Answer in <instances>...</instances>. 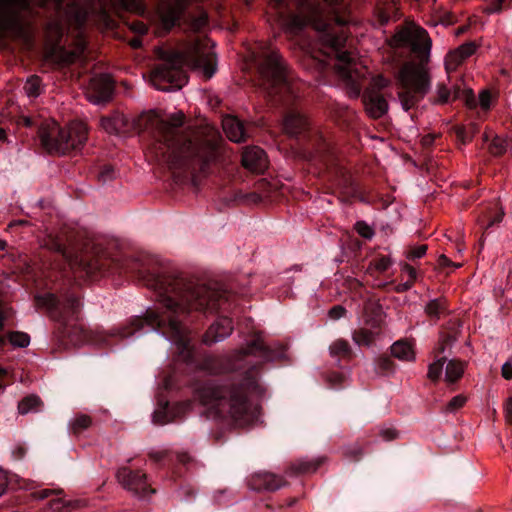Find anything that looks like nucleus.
I'll return each mask as SVG.
<instances>
[{
  "mask_svg": "<svg viewBox=\"0 0 512 512\" xmlns=\"http://www.w3.org/2000/svg\"><path fill=\"white\" fill-rule=\"evenodd\" d=\"M146 286L158 292L161 313L148 310L144 317H136L130 323L131 330L122 335L128 337L149 326L169 336L181 352L188 350L189 339L181 319L191 311L214 310L223 298L222 293L204 284H195L171 275H151Z\"/></svg>",
  "mask_w": 512,
  "mask_h": 512,
  "instance_id": "f257e3e1",
  "label": "nucleus"
},
{
  "mask_svg": "<svg viewBox=\"0 0 512 512\" xmlns=\"http://www.w3.org/2000/svg\"><path fill=\"white\" fill-rule=\"evenodd\" d=\"M446 360L447 357L442 356L437 358L433 363L429 365L427 373V377L429 380H431L432 382H437L440 379L442 375L443 366Z\"/></svg>",
  "mask_w": 512,
  "mask_h": 512,
  "instance_id": "ea45409f",
  "label": "nucleus"
},
{
  "mask_svg": "<svg viewBox=\"0 0 512 512\" xmlns=\"http://www.w3.org/2000/svg\"><path fill=\"white\" fill-rule=\"evenodd\" d=\"M241 162L246 169L255 173L263 172L268 166L265 151L257 146L246 148Z\"/></svg>",
  "mask_w": 512,
  "mask_h": 512,
  "instance_id": "aec40b11",
  "label": "nucleus"
},
{
  "mask_svg": "<svg viewBox=\"0 0 512 512\" xmlns=\"http://www.w3.org/2000/svg\"><path fill=\"white\" fill-rule=\"evenodd\" d=\"M191 62L195 69H201L206 79H210L216 70V54L208 42L197 43L191 54Z\"/></svg>",
  "mask_w": 512,
  "mask_h": 512,
  "instance_id": "ddd939ff",
  "label": "nucleus"
},
{
  "mask_svg": "<svg viewBox=\"0 0 512 512\" xmlns=\"http://www.w3.org/2000/svg\"><path fill=\"white\" fill-rule=\"evenodd\" d=\"M53 129L52 135L60 136V143L51 147L54 151L70 153L81 149L88 139L87 125L81 121H73L64 127Z\"/></svg>",
  "mask_w": 512,
  "mask_h": 512,
  "instance_id": "1a4fd4ad",
  "label": "nucleus"
},
{
  "mask_svg": "<svg viewBox=\"0 0 512 512\" xmlns=\"http://www.w3.org/2000/svg\"><path fill=\"white\" fill-rule=\"evenodd\" d=\"M79 501H63L62 499H55L51 501L50 506L53 511L65 512L78 507Z\"/></svg>",
  "mask_w": 512,
  "mask_h": 512,
  "instance_id": "c03bdc74",
  "label": "nucleus"
},
{
  "mask_svg": "<svg viewBox=\"0 0 512 512\" xmlns=\"http://www.w3.org/2000/svg\"><path fill=\"white\" fill-rule=\"evenodd\" d=\"M380 436L387 441H391L399 437V431L393 427L384 428L380 431Z\"/></svg>",
  "mask_w": 512,
  "mask_h": 512,
  "instance_id": "680f3d73",
  "label": "nucleus"
},
{
  "mask_svg": "<svg viewBox=\"0 0 512 512\" xmlns=\"http://www.w3.org/2000/svg\"><path fill=\"white\" fill-rule=\"evenodd\" d=\"M259 371L249 368L238 382L229 384L205 383L195 390V397L209 413L220 418H230L239 424H248L255 418L250 397L262 396L264 389L258 383Z\"/></svg>",
  "mask_w": 512,
  "mask_h": 512,
  "instance_id": "7ed1b4c3",
  "label": "nucleus"
},
{
  "mask_svg": "<svg viewBox=\"0 0 512 512\" xmlns=\"http://www.w3.org/2000/svg\"><path fill=\"white\" fill-rule=\"evenodd\" d=\"M184 121V113L176 112L166 119H157L154 131L173 174L195 180L220 160V136L212 127L184 131Z\"/></svg>",
  "mask_w": 512,
  "mask_h": 512,
  "instance_id": "f03ea898",
  "label": "nucleus"
},
{
  "mask_svg": "<svg viewBox=\"0 0 512 512\" xmlns=\"http://www.w3.org/2000/svg\"><path fill=\"white\" fill-rule=\"evenodd\" d=\"M225 359L219 357H206L202 363V368L212 374H221L235 370L234 367L224 366Z\"/></svg>",
  "mask_w": 512,
  "mask_h": 512,
  "instance_id": "c9c22d12",
  "label": "nucleus"
},
{
  "mask_svg": "<svg viewBox=\"0 0 512 512\" xmlns=\"http://www.w3.org/2000/svg\"><path fill=\"white\" fill-rule=\"evenodd\" d=\"M460 88L457 85L448 86L446 82H440L436 86L435 96L431 99L433 104H447L459 97Z\"/></svg>",
  "mask_w": 512,
  "mask_h": 512,
  "instance_id": "c85d7f7f",
  "label": "nucleus"
},
{
  "mask_svg": "<svg viewBox=\"0 0 512 512\" xmlns=\"http://www.w3.org/2000/svg\"><path fill=\"white\" fill-rule=\"evenodd\" d=\"M455 341L456 338L450 334H447L444 337H442L438 342L437 348L435 349V356L439 358L440 355L446 351V349L452 347Z\"/></svg>",
  "mask_w": 512,
  "mask_h": 512,
  "instance_id": "49530a36",
  "label": "nucleus"
},
{
  "mask_svg": "<svg viewBox=\"0 0 512 512\" xmlns=\"http://www.w3.org/2000/svg\"><path fill=\"white\" fill-rule=\"evenodd\" d=\"M312 26L315 30L322 33L321 42L323 45L335 51H340L345 46L347 40L346 33L343 30L333 32L331 21L323 20L315 15L312 18Z\"/></svg>",
  "mask_w": 512,
  "mask_h": 512,
  "instance_id": "4468645a",
  "label": "nucleus"
},
{
  "mask_svg": "<svg viewBox=\"0 0 512 512\" xmlns=\"http://www.w3.org/2000/svg\"><path fill=\"white\" fill-rule=\"evenodd\" d=\"M233 331V322L228 317H220L206 331L203 342L211 345L228 337Z\"/></svg>",
  "mask_w": 512,
  "mask_h": 512,
  "instance_id": "412c9836",
  "label": "nucleus"
},
{
  "mask_svg": "<svg viewBox=\"0 0 512 512\" xmlns=\"http://www.w3.org/2000/svg\"><path fill=\"white\" fill-rule=\"evenodd\" d=\"M248 485L255 491L275 492L287 486L288 482L278 474L269 471H259L251 475L248 479Z\"/></svg>",
  "mask_w": 512,
  "mask_h": 512,
  "instance_id": "2eb2a0df",
  "label": "nucleus"
},
{
  "mask_svg": "<svg viewBox=\"0 0 512 512\" xmlns=\"http://www.w3.org/2000/svg\"><path fill=\"white\" fill-rule=\"evenodd\" d=\"M35 301L38 307L46 308L51 319L63 326V331L61 332L63 337L67 336L69 338L70 335L66 328L80 311V297L73 293H68L61 300L56 295L47 293L36 296Z\"/></svg>",
  "mask_w": 512,
  "mask_h": 512,
  "instance_id": "0eeeda50",
  "label": "nucleus"
},
{
  "mask_svg": "<svg viewBox=\"0 0 512 512\" xmlns=\"http://www.w3.org/2000/svg\"><path fill=\"white\" fill-rule=\"evenodd\" d=\"M105 260L100 256L82 255L70 260V267L75 272H85L88 276H93L101 272L104 268Z\"/></svg>",
  "mask_w": 512,
  "mask_h": 512,
  "instance_id": "4be33fe9",
  "label": "nucleus"
},
{
  "mask_svg": "<svg viewBox=\"0 0 512 512\" xmlns=\"http://www.w3.org/2000/svg\"><path fill=\"white\" fill-rule=\"evenodd\" d=\"M464 59L458 55L455 50L450 52L445 59V65L447 70H456L459 65L462 64Z\"/></svg>",
  "mask_w": 512,
  "mask_h": 512,
  "instance_id": "603ef678",
  "label": "nucleus"
},
{
  "mask_svg": "<svg viewBox=\"0 0 512 512\" xmlns=\"http://www.w3.org/2000/svg\"><path fill=\"white\" fill-rule=\"evenodd\" d=\"M93 424V419L87 414H77L69 423L70 431L74 435L82 433L84 430L90 428Z\"/></svg>",
  "mask_w": 512,
  "mask_h": 512,
  "instance_id": "e433bc0d",
  "label": "nucleus"
},
{
  "mask_svg": "<svg viewBox=\"0 0 512 512\" xmlns=\"http://www.w3.org/2000/svg\"><path fill=\"white\" fill-rule=\"evenodd\" d=\"M208 24V15L206 12H201L197 17L191 21V29L193 31H200Z\"/></svg>",
  "mask_w": 512,
  "mask_h": 512,
  "instance_id": "5fc2aeb1",
  "label": "nucleus"
},
{
  "mask_svg": "<svg viewBox=\"0 0 512 512\" xmlns=\"http://www.w3.org/2000/svg\"><path fill=\"white\" fill-rule=\"evenodd\" d=\"M476 49L477 45L474 42H466L455 49V52L465 60L473 55Z\"/></svg>",
  "mask_w": 512,
  "mask_h": 512,
  "instance_id": "3c124183",
  "label": "nucleus"
},
{
  "mask_svg": "<svg viewBox=\"0 0 512 512\" xmlns=\"http://www.w3.org/2000/svg\"><path fill=\"white\" fill-rule=\"evenodd\" d=\"M467 402V397L459 394L454 396L445 406V411L449 413H454L461 409Z\"/></svg>",
  "mask_w": 512,
  "mask_h": 512,
  "instance_id": "a18cd8bd",
  "label": "nucleus"
},
{
  "mask_svg": "<svg viewBox=\"0 0 512 512\" xmlns=\"http://www.w3.org/2000/svg\"><path fill=\"white\" fill-rule=\"evenodd\" d=\"M491 102V94L489 91L484 90L479 94V103L483 109H488L490 107Z\"/></svg>",
  "mask_w": 512,
  "mask_h": 512,
  "instance_id": "0e129e2a",
  "label": "nucleus"
},
{
  "mask_svg": "<svg viewBox=\"0 0 512 512\" xmlns=\"http://www.w3.org/2000/svg\"><path fill=\"white\" fill-rule=\"evenodd\" d=\"M457 139L462 143L466 144L471 141L472 137L468 136L464 127L457 126L455 128Z\"/></svg>",
  "mask_w": 512,
  "mask_h": 512,
  "instance_id": "e2e57ef3",
  "label": "nucleus"
},
{
  "mask_svg": "<svg viewBox=\"0 0 512 512\" xmlns=\"http://www.w3.org/2000/svg\"><path fill=\"white\" fill-rule=\"evenodd\" d=\"M53 128H60V125L54 121L41 124L38 129V137L40 139L41 146L50 155H65L66 153L51 149L52 146L60 143V136L52 135V131L54 130Z\"/></svg>",
  "mask_w": 512,
  "mask_h": 512,
  "instance_id": "393cba45",
  "label": "nucleus"
},
{
  "mask_svg": "<svg viewBox=\"0 0 512 512\" xmlns=\"http://www.w3.org/2000/svg\"><path fill=\"white\" fill-rule=\"evenodd\" d=\"M309 127L308 117L296 109L288 110L283 118V129L289 136L301 135L308 131Z\"/></svg>",
  "mask_w": 512,
  "mask_h": 512,
  "instance_id": "6ab92c4d",
  "label": "nucleus"
},
{
  "mask_svg": "<svg viewBox=\"0 0 512 512\" xmlns=\"http://www.w3.org/2000/svg\"><path fill=\"white\" fill-rule=\"evenodd\" d=\"M437 266L439 269H445L447 267L459 268L461 264H457L451 261L445 254H441L437 259Z\"/></svg>",
  "mask_w": 512,
  "mask_h": 512,
  "instance_id": "052dcab7",
  "label": "nucleus"
},
{
  "mask_svg": "<svg viewBox=\"0 0 512 512\" xmlns=\"http://www.w3.org/2000/svg\"><path fill=\"white\" fill-rule=\"evenodd\" d=\"M427 249H428V247L425 244L418 245L416 247L411 248L407 252L406 257L409 260H414V259H417V258H421V257H423L426 254Z\"/></svg>",
  "mask_w": 512,
  "mask_h": 512,
  "instance_id": "13d9d810",
  "label": "nucleus"
},
{
  "mask_svg": "<svg viewBox=\"0 0 512 512\" xmlns=\"http://www.w3.org/2000/svg\"><path fill=\"white\" fill-rule=\"evenodd\" d=\"M323 458H319L312 461L298 460L290 463L286 469L285 474L293 477L300 474H307L315 472L322 464Z\"/></svg>",
  "mask_w": 512,
  "mask_h": 512,
  "instance_id": "c756f323",
  "label": "nucleus"
},
{
  "mask_svg": "<svg viewBox=\"0 0 512 512\" xmlns=\"http://www.w3.org/2000/svg\"><path fill=\"white\" fill-rule=\"evenodd\" d=\"M222 127L229 140L236 143H240L246 140V132L243 123L236 117L226 116L222 120Z\"/></svg>",
  "mask_w": 512,
  "mask_h": 512,
  "instance_id": "bb28decb",
  "label": "nucleus"
},
{
  "mask_svg": "<svg viewBox=\"0 0 512 512\" xmlns=\"http://www.w3.org/2000/svg\"><path fill=\"white\" fill-rule=\"evenodd\" d=\"M326 382L331 387H337L343 384L345 377L340 372H329L325 376Z\"/></svg>",
  "mask_w": 512,
  "mask_h": 512,
  "instance_id": "4d7b16f0",
  "label": "nucleus"
},
{
  "mask_svg": "<svg viewBox=\"0 0 512 512\" xmlns=\"http://www.w3.org/2000/svg\"><path fill=\"white\" fill-rule=\"evenodd\" d=\"M186 4L181 0L164 3L159 8L161 22L166 30H170L180 19Z\"/></svg>",
  "mask_w": 512,
  "mask_h": 512,
  "instance_id": "b1692460",
  "label": "nucleus"
},
{
  "mask_svg": "<svg viewBox=\"0 0 512 512\" xmlns=\"http://www.w3.org/2000/svg\"><path fill=\"white\" fill-rule=\"evenodd\" d=\"M100 125L109 134H119L127 130L128 119L124 114L116 112L102 117Z\"/></svg>",
  "mask_w": 512,
  "mask_h": 512,
  "instance_id": "cd10ccee",
  "label": "nucleus"
},
{
  "mask_svg": "<svg viewBox=\"0 0 512 512\" xmlns=\"http://www.w3.org/2000/svg\"><path fill=\"white\" fill-rule=\"evenodd\" d=\"M5 7H17L19 8L20 10H26L28 9L29 7V0H0V8H5ZM0 14L2 17L4 18H8V17H15L19 23L24 27L25 29V36L24 37H19V38H15L13 36V33L11 32V30H7L5 31V34L4 35H1L0 38H6V37H9L10 39L12 40H23L25 42H27L29 40V32H28V28L26 25H24L20 19L18 18L17 14L15 13H3L1 10H0Z\"/></svg>",
  "mask_w": 512,
  "mask_h": 512,
  "instance_id": "a878e982",
  "label": "nucleus"
},
{
  "mask_svg": "<svg viewBox=\"0 0 512 512\" xmlns=\"http://www.w3.org/2000/svg\"><path fill=\"white\" fill-rule=\"evenodd\" d=\"M501 375L505 380L512 379V362L508 361L501 367Z\"/></svg>",
  "mask_w": 512,
  "mask_h": 512,
  "instance_id": "338daca9",
  "label": "nucleus"
},
{
  "mask_svg": "<svg viewBox=\"0 0 512 512\" xmlns=\"http://www.w3.org/2000/svg\"><path fill=\"white\" fill-rule=\"evenodd\" d=\"M365 111L372 119H379L388 111V102L384 96L374 88H367L362 96Z\"/></svg>",
  "mask_w": 512,
  "mask_h": 512,
  "instance_id": "f3484780",
  "label": "nucleus"
},
{
  "mask_svg": "<svg viewBox=\"0 0 512 512\" xmlns=\"http://www.w3.org/2000/svg\"><path fill=\"white\" fill-rule=\"evenodd\" d=\"M43 405L42 400L35 394L25 396L19 401L17 409L20 415H26L30 412H37Z\"/></svg>",
  "mask_w": 512,
  "mask_h": 512,
  "instance_id": "f704fd0d",
  "label": "nucleus"
},
{
  "mask_svg": "<svg viewBox=\"0 0 512 512\" xmlns=\"http://www.w3.org/2000/svg\"><path fill=\"white\" fill-rule=\"evenodd\" d=\"M113 89L110 76L102 74L91 79L87 95L93 103L107 102L111 98Z\"/></svg>",
  "mask_w": 512,
  "mask_h": 512,
  "instance_id": "dca6fc26",
  "label": "nucleus"
},
{
  "mask_svg": "<svg viewBox=\"0 0 512 512\" xmlns=\"http://www.w3.org/2000/svg\"><path fill=\"white\" fill-rule=\"evenodd\" d=\"M248 355L258 356L266 361H270L274 357L273 351L265 344L263 338L259 334H256L254 339L250 341L245 348L236 350L231 355V359L240 360Z\"/></svg>",
  "mask_w": 512,
  "mask_h": 512,
  "instance_id": "a211bd4d",
  "label": "nucleus"
},
{
  "mask_svg": "<svg viewBox=\"0 0 512 512\" xmlns=\"http://www.w3.org/2000/svg\"><path fill=\"white\" fill-rule=\"evenodd\" d=\"M286 71V63L277 51L268 53L259 66L261 87L268 97L283 104L290 103L294 98Z\"/></svg>",
  "mask_w": 512,
  "mask_h": 512,
  "instance_id": "39448f33",
  "label": "nucleus"
},
{
  "mask_svg": "<svg viewBox=\"0 0 512 512\" xmlns=\"http://www.w3.org/2000/svg\"><path fill=\"white\" fill-rule=\"evenodd\" d=\"M506 148V140L496 136L489 145V152L494 156H501L506 152Z\"/></svg>",
  "mask_w": 512,
  "mask_h": 512,
  "instance_id": "37998d69",
  "label": "nucleus"
},
{
  "mask_svg": "<svg viewBox=\"0 0 512 512\" xmlns=\"http://www.w3.org/2000/svg\"><path fill=\"white\" fill-rule=\"evenodd\" d=\"M111 3L116 14H120L121 11H128L136 14L144 12V7L140 0H111Z\"/></svg>",
  "mask_w": 512,
  "mask_h": 512,
  "instance_id": "72a5a7b5",
  "label": "nucleus"
},
{
  "mask_svg": "<svg viewBox=\"0 0 512 512\" xmlns=\"http://www.w3.org/2000/svg\"><path fill=\"white\" fill-rule=\"evenodd\" d=\"M391 354L402 361H413L415 359L413 346L406 340L396 341L391 346Z\"/></svg>",
  "mask_w": 512,
  "mask_h": 512,
  "instance_id": "2f4dec72",
  "label": "nucleus"
},
{
  "mask_svg": "<svg viewBox=\"0 0 512 512\" xmlns=\"http://www.w3.org/2000/svg\"><path fill=\"white\" fill-rule=\"evenodd\" d=\"M7 338L13 347L24 348L27 347L30 343L29 335L24 332H10Z\"/></svg>",
  "mask_w": 512,
  "mask_h": 512,
  "instance_id": "79ce46f5",
  "label": "nucleus"
},
{
  "mask_svg": "<svg viewBox=\"0 0 512 512\" xmlns=\"http://www.w3.org/2000/svg\"><path fill=\"white\" fill-rule=\"evenodd\" d=\"M332 356L351 359L353 356L352 349L348 341L344 339L335 340L329 347Z\"/></svg>",
  "mask_w": 512,
  "mask_h": 512,
  "instance_id": "4c0bfd02",
  "label": "nucleus"
},
{
  "mask_svg": "<svg viewBox=\"0 0 512 512\" xmlns=\"http://www.w3.org/2000/svg\"><path fill=\"white\" fill-rule=\"evenodd\" d=\"M306 25V19L299 15H292L287 22V28L291 31L302 30Z\"/></svg>",
  "mask_w": 512,
  "mask_h": 512,
  "instance_id": "864d4df0",
  "label": "nucleus"
},
{
  "mask_svg": "<svg viewBox=\"0 0 512 512\" xmlns=\"http://www.w3.org/2000/svg\"><path fill=\"white\" fill-rule=\"evenodd\" d=\"M391 263L392 261L389 256H382L370 263L369 270L374 269L378 272H384L390 267Z\"/></svg>",
  "mask_w": 512,
  "mask_h": 512,
  "instance_id": "de8ad7c7",
  "label": "nucleus"
},
{
  "mask_svg": "<svg viewBox=\"0 0 512 512\" xmlns=\"http://www.w3.org/2000/svg\"><path fill=\"white\" fill-rule=\"evenodd\" d=\"M429 61L430 54L421 56L418 61L405 62L398 72L399 90L397 94L405 111L416 107L430 91Z\"/></svg>",
  "mask_w": 512,
  "mask_h": 512,
  "instance_id": "20e7f679",
  "label": "nucleus"
},
{
  "mask_svg": "<svg viewBox=\"0 0 512 512\" xmlns=\"http://www.w3.org/2000/svg\"><path fill=\"white\" fill-rule=\"evenodd\" d=\"M466 364L457 359H451L446 366L445 381L449 384L460 380L465 372Z\"/></svg>",
  "mask_w": 512,
  "mask_h": 512,
  "instance_id": "473e14b6",
  "label": "nucleus"
},
{
  "mask_svg": "<svg viewBox=\"0 0 512 512\" xmlns=\"http://www.w3.org/2000/svg\"><path fill=\"white\" fill-rule=\"evenodd\" d=\"M40 86V77L37 75H32L27 79L24 89L29 97H37L41 93Z\"/></svg>",
  "mask_w": 512,
  "mask_h": 512,
  "instance_id": "a19ab883",
  "label": "nucleus"
},
{
  "mask_svg": "<svg viewBox=\"0 0 512 512\" xmlns=\"http://www.w3.org/2000/svg\"><path fill=\"white\" fill-rule=\"evenodd\" d=\"M346 315V308L342 305H335L328 311V316L333 320H338Z\"/></svg>",
  "mask_w": 512,
  "mask_h": 512,
  "instance_id": "bf43d9fd",
  "label": "nucleus"
},
{
  "mask_svg": "<svg viewBox=\"0 0 512 512\" xmlns=\"http://www.w3.org/2000/svg\"><path fill=\"white\" fill-rule=\"evenodd\" d=\"M392 48L409 46L417 58L430 54L432 41L427 31L419 26H404L389 40Z\"/></svg>",
  "mask_w": 512,
  "mask_h": 512,
  "instance_id": "6e6552de",
  "label": "nucleus"
},
{
  "mask_svg": "<svg viewBox=\"0 0 512 512\" xmlns=\"http://www.w3.org/2000/svg\"><path fill=\"white\" fill-rule=\"evenodd\" d=\"M355 231L365 239H371L374 236V230L364 221H357L354 225Z\"/></svg>",
  "mask_w": 512,
  "mask_h": 512,
  "instance_id": "8fccbe9b",
  "label": "nucleus"
},
{
  "mask_svg": "<svg viewBox=\"0 0 512 512\" xmlns=\"http://www.w3.org/2000/svg\"><path fill=\"white\" fill-rule=\"evenodd\" d=\"M446 310V300L443 298L433 299L429 301L425 307L426 314L435 320H438L442 313Z\"/></svg>",
  "mask_w": 512,
  "mask_h": 512,
  "instance_id": "58836bf2",
  "label": "nucleus"
},
{
  "mask_svg": "<svg viewBox=\"0 0 512 512\" xmlns=\"http://www.w3.org/2000/svg\"><path fill=\"white\" fill-rule=\"evenodd\" d=\"M63 31L59 22H50L46 27V37L54 45L51 50V55L61 64L74 63L84 51V45L79 43L73 50H66L59 48L58 44L62 38Z\"/></svg>",
  "mask_w": 512,
  "mask_h": 512,
  "instance_id": "f8f14e48",
  "label": "nucleus"
},
{
  "mask_svg": "<svg viewBox=\"0 0 512 512\" xmlns=\"http://www.w3.org/2000/svg\"><path fill=\"white\" fill-rule=\"evenodd\" d=\"M163 63L155 66L150 72V81L159 90L180 89L187 82L183 70L185 58L181 53L171 52L161 56Z\"/></svg>",
  "mask_w": 512,
  "mask_h": 512,
  "instance_id": "423d86ee",
  "label": "nucleus"
},
{
  "mask_svg": "<svg viewBox=\"0 0 512 512\" xmlns=\"http://www.w3.org/2000/svg\"><path fill=\"white\" fill-rule=\"evenodd\" d=\"M183 500L190 501L195 497V490L193 487L185 485L180 488Z\"/></svg>",
  "mask_w": 512,
  "mask_h": 512,
  "instance_id": "69168bd1",
  "label": "nucleus"
},
{
  "mask_svg": "<svg viewBox=\"0 0 512 512\" xmlns=\"http://www.w3.org/2000/svg\"><path fill=\"white\" fill-rule=\"evenodd\" d=\"M505 419L509 424H512V398H508L505 402Z\"/></svg>",
  "mask_w": 512,
  "mask_h": 512,
  "instance_id": "774afa93",
  "label": "nucleus"
},
{
  "mask_svg": "<svg viewBox=\"0 0 512 512\" xmlns=\"http://www.w3.org/2000/svg\"><path fill=\"white\" fill-rule=\"evenodd\" d=\"M339 64L336 66L339 75L346 83L347 93L350 97L357 98L362 89L361 79L365 77V68L358 64L347 51L337 54Z\"/></svg>",
  "mask_w": 512,
  "mask_h": 512,
  "instance_id": "9d476101",
  "label": "nucleus"
},
{
  "mask_svg": "<svg viewBox=\"0 0 512 512\" xmlns=\"http://www.w3.org/2000/svg\"><path fill=\"white\" fill-rule=\"evenodd\" d=\"M377 366L382 374H386L393 372L395 364L390 357L382 355L377 359Z\"/></svg>",
  "mask_w": 512,
  "mask_h": 512,
  "instance_id": "09e8293b",
  "label": "nucleus"
},
{
  "mask_svg": "<svg viewBox=\"0 0 512 512\" xmlns=\"http://www.w3.org/2000/svg\"><path fill=\"white\" fill-rule=\"evenodd\" d=\"M381 332L382 328L361 327L353 332L352 339L358 346L370 347Z\"/></svg>",
  "mask_w": 512,
  "mask_h": 512,
  "instance_id": "7c9ffc66",
  "label": "nucleus"
},
{
  "mask_svg": "<svg viewBox=\"0 0 512 512\" xmlns=\"http://www.w3.org/2000/svg\"><path fill=\"white\" fill-rule=\"evenodd\" d=\"M364 323L371 328H382L385 322V313L379 300L368 299L363 307Z\"/></svg>",
  "mask_w": 512,
  "mask_h": 512,
  "instance_id": "5701e85b",
  "label": "nucleus"
},
{
  "mask_svg": "<svg viewBox=\"0 0 512 512\" xmlns=\"http://www.w3.org/2000/svg\"><path fill=\"white\" fill-rule=\"evenodd\" d=\"M118 482L127 490L140 498H147L155 494V489L151 488L146 480V475L140 470H134L128 466H121L116 473Z\"/></svg>",
  "mask_w": 512,
  "mask_h": 512,
  "instance_id": "9b49d317",
  "label": "nucleus"
},
{
  "mask_svg": "<svg viewBox=\"0 0 512 512\" xmlns=\"http://www.w3.org/2000/svg\"><path fill=\"white\" fill-rule=\"evenodd\" d=\"M13 475L0 468V497L4 495L11 484Z\"/></svg>",
  "mask_w": 512,
  "mask_h": 512,
  "instance_id": "6e6d98bb",
  "label": "nucleus"
}]
</instances>
